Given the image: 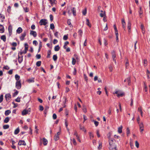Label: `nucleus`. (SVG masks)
<instances>
[{"instance_id":"49530a36","label":"nucleus","mask_w":150,"mask_h":150,"mask_svg":"<svg viewBox=\"0 0 150 150\" xmlns=\"http://www.w3.org/2000/svg\"><path fill=\"white\" fill-rule=\"evenodd\" d=\"M82 13L83 15H85L86 13V8H85L84 10H83Z\"/></svg>"},{"instance_id":"cd10ccee","label":"nucleus","mask_w":150,"mask_h":150,"mask_svg":"<svg viewBox=\"0 0 150 150\" xmlns=\"http://www.w3.org/2000/svg\"><path fill=\"white\" fill-rule=\"evenodd\" d=\"M11 113V111L9 110H6L5 112V114L6 116L8 115Z\"/></svg>"},{"instance_id":"1a4fd4ad","label":"nucleus","mask_w":150,"mask_h":150,"mask_svg":"<svg viewBox=\"0 0 150 150\" xmlns=\"http://www.w3.org/2000/svg\"><path fill=\"white\" fill-rule=\"evenodd\" d=\"M109 149L110 150H117L116 145L110 147Z\"/></svg>"},{"instance_id":"603ef678","label":"nucleus","mask_w":150,"mask_h":150,"mask_svg":"<svg viewBox=\"0 0 150 150\" xmlns=\"http://www.w3.org/2000/svg\"><path fill=\"white\" fill-rule=\"evenodd\" d=\"M74 135H75L76 137L78 139L79 136H78L77 132L76 131H74Z\"/></svg>"},{"instance_id":"bb28decb","label":"nucleus","mask_w":150,"mask_h":150,"mask_svg":"<svg viewBox=\"0 0 150 150\" xmlns=\"http://www.w3.org/2000/svg\"><path fill=\"white\" fill-rule=\"evenodd\" d=\"M122 126H121L120 127H119L118 128V132L119 133H121L122 132Z\"/></svg>"},{"instance_id":"6e6552de","label":"nucleus","mask_w":150,"mask_h":150,"mask_svg":"<svg viewBox=\"0 0 150 150\" xmlns=\"http://www.w3.org/2000/svg\"><path fill=\"white\" fill-rule=\"evenodd\" d=\"M26 144V143L24 140H20L18 143V145H25Z\"/></svg>"},{"instance_id":"69168bd1","label":"nucleus","mask_w":150,"mask_h":150,"mask_svg":"<svg viewBox=\"0 0 150 150\" xmlns=\"http://www.w3.org/2000/svg\"><path fill=\"white\" fill-rule=\"evenodd\" d=\"M144 86L145 91L146 92L147 91V87L145 83H144Z\"/></svg>"},{"instance_id":"5701e85b","label":"nucleus","mask_w":150,"mask_h":150,"mask_svg":"<svg viewBox=\"0 0 150 150\" xmlns=\"http://www.w3.org/2000/svg\"><path fill=\"white\" fill-rule=\"evenodd\" d=\"M28 113V111H27V110H24L22 112V114L23 115H25Z\"/></svg>"},{"instance_id":"4c0bfd02","label":"nucleus","mask_w":150,"mask_h":150,"mask_svg":"<svg viewBox=\"0 0 150 150\" xmlns=\"http://www.w3.org/2000/svg\"><path fill=\"white\" fill-rule=\"evenodd\" d=\"M76 60L74 58H72V64L73 65H74L75 64Z\"/></svg>"},{"instance_id":"2eb2a0df","label":"nucleus","mask_w":150,"mask_h":150,"mask_svg":"<svg viewBox=\"0 0 150 150\" xmlns=\"http://www.w3.org/2000/svg\"><path fill=\"white\" fill-rule=\"evenodd\" d=\"M71 11L72 12L74 16H75L76 15V10L75 8L73 7L71 9Z\"/></svg>"},{"instance_id":"37998d69","label":"nucleus","mask_w":150,"mask_h":150,"mask_svg":"<svg viewBox=\"0 0 150 150\" xmlns=\"http://www.w3.org/2000/svg\"><path fill=\"white\" fill-rule=\"evenodd\" d=\"M9 125H5L3 126V127L4 129H7L9 127Z\"/></svg>"},{"instance_id":"680f3d73","label":"nucleus","mask_w":150,"mask_h":150,"mask_svg":"<svg viewBox=\"0 0 150 150\" xmlns=\"http://www.w3.org/2000/svg\"><path fill=\"white\" fill-rule=\"evenodd\" d=\"M44 109L42 105L39 106V110L40 111H42Z\"/></svg>"},{"instance_id":"3c124183","label":"nucleus","mask_w":150,"mask_h":150,"mask_svg":"<svg viewBox=\"0 0 150 150\" xmlns=\"http://www.w3.org/2000/svg\"><path fill=\"white\" fill-rule=\"evenodd\" d=\"M108 113L109 115H110L111 114V107L109 108L108 109Z\"/></svg>"},{"instance_id":"bf43d9fd","label":"nucleus","mask_w":150,"mask_h":150,"mask_svg":"<svg viewBox=\"0 0 150 150\" xmlns=\"http://www.w3.org/2000/svg\"><path fill=\"white\" fill-rule=\"evenodd\" d=\"M50 20L52 22L53 21V17L52 15H50Z\"/></svg>"},{"instance_id":"58836bf2","label":"nucleus","mask_w":150,"mask_h":150,"mask_svg":"<svg viewBox=\"0 0 150 150\" xmlns=\"http://www.w3.org/2000/svg\"><path fill=\"white\" fill-rule=\"evenodd\" d=\"M41 62L40 61H39L36 62V65L37 66L39 67L41 65Z\"/></svg>"},{"instance_id":"a878e982","label":"nucleus","mask_w":150,"mask_h":150,"mask_svg":"<svg viewBox=\"0 0 150 150\" xmlns=\"http://www.w3.org/2000/svg\"><path fill=\"white\" fill-rule=\"evenodd\" d=\"M127 81L128 82V84L129 85H130L131 83L130 78V77H128L127 78Z\"/></svg>"},{"instance_id":"5fc2aeb1","label":"nucleus","mask_w":150,"mask_h":150,"mask_svg":"<svg viewBox=\"0 0 150 150\" xmlns=\"http://www.w3.org/2000/svg\"><path fill=\"white\" fill-rule=\"evenodd\" d=\"M33 44L35 46L37 45L38 44V42L36 40H34L33 41Z\"/></svg>"},{"instance_id":"9d476101","label":"nucleus","mask_w":150,"mask_h":150,"mask_svg":"<svg viewBox=\"0 0 150 150\" xmlns=\"http://www.w3.org/2000/svg\"><path fill=\"white\" fill-rule=\"evenodd\" d=\"M109 144L110 145V147L115 145V143L113 142V141L112 140H109Z\"/></svg>"},{"instance_id":"9b49d317","label":"nucleus","mask_w":150,"mask_h":150,"mask_svg":"<svg viewBox=\"0 0 150 150\" xmlns=\"http://www.w3.org/2000/svg\"><path fill=\"white\" fill-rule=\"evenodd\" d=\"M4 32V28L3 25H0V33H3Z\"/></svg>"},{"instance_id":"423d86ee","label":"nucleus","mask_w":150,"mask_h":150,"mask_svg":"<svg viewBox=\"0 0 150 150\" xmlns=\"http://www.w3.org/2000/svg\"><path fill=\"white\" fill-rule=\"evenodd\" d=\"M26 35V33L25 32H23L20 37V39L21 40L23 41Z\"/></svg>"},{"instance_id":"412c9836","label":"nucleus","mask_w":150,"mask_h":150,"mask_svg":"<svg viewBox=\"0 0 150 150\" xmlns=\"http://www.w3.org/2000/svg\"><path fill=\"white\" fill-rule=\"evenodd\" d=\"M59 49L60 47L58 45L55 46L54 48V50L55 51H58L59 50Z\"/></svg>"},{"instance_id":"4be33fe9","label":"nucleus","mask_w":150,"mask_h":150,"mask_svg":"<svg viewBox=\"0 0 150 150\" xmlns=\"http://www.w3.org/2000/svg\"><path fill=\"white\" fill-rule=\"evenodd\" d=\"M22 31V29L21 27H19L16 30V32L18 33H21Z\"/></svg>"},{"instance_id":"de8ad7c7","label":"nucleus","mask_w":150,"mask_h":150,"mask_svg":"<svg viewBox=\"0 0 150 150\" xmlns=\"http://www.w3.org/2000/svg\"><path fill=\"white\" fill-rule=\"evenodd\" d=\"M139 126L140 127V128H144V125H143V123L142 122L140 123H139Z\"/></svg>"},{"instance_id":"c9c22d12","label":"nucleus","mask_w":150,"mask_h":150,"mask_svg":"<svg viewBox=\"0 0 150 150\" xmlns=\"http://www.w3.org/2000/svg\"><path fill=\"white\" fill-rule=\"evenodd\" d=\"M147 61L146 59H144L143 61V64L145 67L147 65Z\"/></svg>"},{"instance_id":"052dcab7","label":"nucleus","mask_w":150,"mask_h":150,"mask_svg":"<svg viewBox=\"0 0 150 150\" xmlns=\"http://www.w3.org/2000/svg\"><path fill=\"white\" fill-rule=\"evenodd\" d=\"M139 13L140 15H141L143 13V12L142 10V8L141 7H140V10L139 11Z\"/></svg>"},{"instance_id":"393cba45","label":"nucleus","mask_w":150,"mask_h":150,"mask_svg":"<svg viewBox=\"0 0 150 150\" xmlns=\"http://www.w3.org/2000/svg\"><path fill=\"white\" fill-rule=\"evenodd\" d=\"M15 78L17 81H19L20 80V76L18 74H16L15 75Z\"/></svg>"},{"instance_id":"aec40b11","label":"nucleus","mask_w":150,"mask_h":150,"mask_svg":"<svg viewBox=\"0 0 150 150\" xmlns=\"http://www.w3.org/2000/svg\"><path fill=\"white\" fill-rule=\"evenodd\" d=\"M34 78L29 79L27 80V81L29 83H33L34 82Z\"/></svg>"},{"instance_id":"f03ea898","label":"nucleus","mask_w":150,"mask_h":150,"mask_svg":"<svg viewBox=\"0 0 150 150\" xmlns=\"http://www.w3.org/2000/svg\"><path fill=\"white\" fill-rule=\"evenodd\" d=\"M47 23V20L46 19H42L39 22V23L40 25H46Z\"/></svg>"},{"instance_id":"864d4df0","label":"nucleus","mask_w":150,"mask_h":150,"mask_svg":"<svg viewBox=\"0 0 150 150\" xmlns=\"http://www.w3.org/2000/svg\"><path fill=\"white\" fill-rule=\"evenodd\" d=\"M122 27L125 31L126 30V23H122Z\"/></svg>"},{"instance_id":"6e6d98bb","label":"nucleus","mask_w":150,"mask_h":150,"mask_svg":"<svg viewBox=\"0 0 150 150\" xmlns=\"http://www.w3.org/2000/svg\"><path fill=\"white\" fill-rule=\"evenodd\" d=\"M72 140H73L72 142H73V144L75 145H76L77 144V143L76 142L75 139L74 138H73Z\"/></svg>"},{"instance_id":"338daca9","label":"nucleus","mask_w":150,"mask_h":150,"mask_svg":"<svg viewBox=\"0 0 150 150\" xmlns=\"http://www.w3.org/2000/svg\"><path fill=\"white\" fill-rule=\"evenodd\" d=\"M100 17H103V16H105V13L104 12L103 13H101L100 14Z\"/></svg>"},{"instance_id":"c03bdc74","label":"nucleus","mask_w":150,"mask_h":150,"mask_svg":"<svg viewBox=\"0 0 150 150\" xmlns=\"http://www.w3.org/2000/svg\"><path fill=\"white\" fill-rule=\"evenodd\" d=\"M70 20L69 19L68 20L67 23L68 25L70 26V27L72 26V25L71 24Z\"/></svg>"},{"instance_id":"13d9d810","label":"nucleus","mask_w":150,"mask_h":150,"mask_svg":"<svg viewBox=\"0 0 150 150\" xmlns=\"http://www.w3.org/2000/svg\"><path fill=\"white\" fill-rule=\"evenodd\" d=\"M78 33H79V34L80 35L81 37L82 35V34L83 33V32H82V30H80L78 31Z\"/></svg>"},{"instance_id":"4468645a","label":"nucleus","mask_w":150,"mask_h":150,"mask_svg":"<svg viewBox=\"0 0 150 150\" xmlns=\"http://www.w3.org/2000/svg\"><path fill=\"white\" fill-rule=\"evenodd\" d=\"M4 18L5 16L3 14H0V21H1V22H3Z\"/></svg>"},{"instance_id":"c85d7f7f","label":"nucleus","mask_w":150,"mask_h":150,"mask_svg":"<svg viewBox=\"0 0 150 150\" xmlns=\"http://www.w3.org/2000/svg\"><path fill=\"white\" fill-rule=\"evenodd\" d=\"M9 120V118L8 117H6L4 120V122L5 123H8Z\"/></svg>"},{"instance_id":"a211bd4d","label":"nucleus","mask_w":150,"mask_h":150,"mask_svg":"<svg viewBox=\"0 0 150 150\" xmlns=\"http://www.w3.org/2000/svg\"><path fill=\"white\" fill-rule=\"evenodd\" d=\"M43 144L45 146L47 144V143H48V141H47V140L46 139H45V138H43Z\"/></svg>"},{"instance_id":"7c9ffc66","label":"nucleus","mask_w":150,"mask_h":150,"mask_svg":"<svg viewBox=\"0 0 150 150\" xmlns=\"http://www.w3.org/2000/svg\"><path fill=\"white\" fill-rule=\"evenodd\" d=\"M19 132V128H17L14 131V134H17Z\"/></svg>"},{"instance_id":"473e14b6","label":"nucleus","mask_w":150,"mask_h":150,"mask_svg":"<svg viewBox=\"0 0 150 150\" xmlns=\"http://www.w3.org/2000/svg\"><path fill=\"white\" fill-rule=\"evenodd\" d=\"M57 59V57L56 54L54 55L53 57V59L54 61H56Z\"/></svg>"},{"instance_id":"2f4dec72","label":"nucleus","mask_w":150,"mask_h":150,"mask_svg":"<svg viewBox=\"0 0 150 150\" xmlns=\"http://www.w3.org/2000/svg\"><path fill=\"white\" fill-rule=\"evenodd\" d=\"M125 65L126 68L127 69V67H128L129 65V61L127 59H126V62Z\"/></svg>"},{"instance_id":"e433bc0d","label":"nucleus","mask_w":150,"mask_h":150,"mask_svg":"<svg viewBox=\"0 0 150 150\" xmlns=\"http://www.w3.org/2000/svg\"><path fill=\"white\" fill-rule=\"evenodd\" d=\"M89 136L90 137V138L91 139H92L94 137L93 134H92V132H89Z\"/></svg>"},{"instance_id":"20e7f679","label":"nucleus","mask_w":150,"mask_h":150,"mask_svg":"<svg viewBox=\"0 0 150 150\" xmlns=\"http://www.w3.org/2000/svg\"><path fill=\"white\" fill-rule=\"evenodd\" d=\"M114 28L115 30V34L116 35V40L117 42H118V33L115 25H114Z\"/></svg>"},{"instance_id":"09e8293b","label":"nucleus","mask_w":150,"mask_h":150,"mask_svg":"<svg viewBox=\"0 0 150 150\" xmlns=\"http://www.w3.org/2000/svg\"><path fill=\"white\" fill-rule=\"evenodd\" d=\"M93 121L94 122V123L95 126L96 127L98 126L99 124V122L95 120H93Z\"/></svg>"},{"instance_id":"f8f14e48","label":"nucleus","mask_w":150,"mask_h":150,"mask_svg":"<svg viewBox=\"0 0 150 150\" xmlns=\"http://www.w3.org/2000/svg\"><path fill=\"white\" fill-rule=\"evenodd\" d=\"M131 24L130 22L129 21L128 22L127 24V28L129 30V33H130V29H131Z\"/></svg>"},{"instance_id":"0eeeda50","label":"nucleus","mask_w":150,"mask_h":150,"mask_svg":"<svg viewBox=\"0 0 150 150\" xmlns=\"http://www.w3.org/2000/svg\"><path fill=\"white\" fill-rule=\"evenodd\" d=\"M5 98L7 101L9 100L10 98H11V96L10 94H6L5 96Z\"/></svg>"},{"instance_id":"a19ab883","label":"nucleus","mask_w":150,"mask_h":150,"mask_svg":"<svg viewBox=\"0 0 150 150\" xmlns=\"http://www.w3.org/2000/svg\"><path fill=\"white\" fill-rule=\"evenodd\" d=\"M54 28V26L53 23H51L50 25V28L52 30H53Z\"/></svg>"},{"instance_id":"4d7b16f0","label":"nucleus","mask_w":150,"mask_h":150,"mask_svg":"<svg viewBox=\"0 0 150 150\" xmlns=\"http://www.w3.org/2000/svg\"><path fill=\"white\" fill-rule=\"evenodd\" d=\"M49 108V107L48 106H46L45 108V112L46 111V112H47V110Z\"/></svg>"},{"instance_id":"a18cd8bd","label":"nucleus","mask_w":150,"mask_h":150,"mask_svg":"<svg viewBox=\"0 0 150 150\" xmlns=\"http://www.w3.org/2000/svg\"><path fill=\"white\" fill-rule=\"evenodd\" d=\"M51 54V50H48L47 52V58H50V56Z\"/></svg>"},{"instance_id":"0e129e2a","label":"nucleus","mask_w":150,"mask_h":150,"mask_svg":"<svg viewBox=\"0 0 150 150\" xmlns=\"http://www.w3.org/2000/svg\"><path fill=\"white\" fill-rule=\"evenodd\" d=\"M31 28L32 30H34L35 28V25L34 24L32 25L31 26Z\"/></svg>"},{"instance_id":"774afa93","label":"nucleus","mask_w":150,"mask_h":150,"mask_svg":"<svg viewBox=\"0 0 150 150\" xmlns=\"http://www.w3.org/2000/svg\"><path fill=\"white\" fill-rule=\"evenodd\" d=\"M36 58L38 59H39L41 58V55L40 54H37L36 56Z\"/></svg>"},{"instance_id":"c756f323","label":"nucleus","mask_w":150,"mask_h":150,"mask_svg":"<svg viewBox=\"0 0 150 150\" xmlns=\"http://www.w3.org/2000/svg\"><path fill=\"white\" fill-rule=\"evenodd\" d=\"M59 136H58V135H56V134L55 135L54 137V140L57 141L59 139Z\"/></svg>"},{"instance_id":"e2e57ef3","label":"nucleus","mask_w":150,"mask_h":150,"mask_svg":"<svg viewBox=\"0 0 150 150\" xmlns=\"http://www.w3.org/2000/svg\"><path fill=\"white\" fill-rule=\"evenodd\" d=\"M57 116L55 114H53V118L55 120L57 118Z\"/></svg>"},{"instance_id":"f257e3e1","label":"nucleus","mask_w":150,"mask_h":150,"mask_svg":"<svg viewBox=\"0 0 150 150\" xmlns=\"http://www.w3.org/2000/svg\"><path fill=\"white\" fill-rule=\"evenodd\" d=\"M111 54L112 55V60L115 62V64H116L117 62L116 61V54L115 52V51L113 50L111 52Z\"/></svg>"},{"instance_id":"f3484780","label":"nucleus","mask_w":150,"mask_h":150,"mask_svg":"<svg viewBox=\"0 0 150 150\" xmlns=\"http://www.w3.org/2000/svg\"><path fill=\"white\" fill-rule=\"evenodd\" d=\"M115 93L117 94V97H120L122 96L123 95V94L122 93H118V91H116L115 92Z\"/></svg>"},{"instance_id":"6ab92c4d","label":"nucleus","mask_w":150,"mask_h":150,"mask_svg":"<svg viewBox=\"0 0 150 150\" xmlns=\"http://www.w3.org/2000/svg\"><path fill=\"white\" fill-rule=\"evenodd\" d=\"M23 60V57H20L19 55L18 56V62L19 63H21L22 62Z\"/></svg>"},{"instance_id":"f704fd0d","label":"nucleus","mask_w":150,"mask_h":150,"mask_svg":"<svg viewBox=\"0 0 150 150\" xmlns=\"http://www.w3.org/2000/svg\"><path fill=\"white\" fill-rule=\"evenodd\" d=\"M65 126H66V127L67 128V129L68 131L69 134H70V132H69V129H68V128H67V126H68V124L67 122V121L66 120L65 121Z\"/></svg>"},{"instance_id":"dca6fc26","label":"nucleus","mask_w":150,"mask_h":150,"mask_svg":"<svg viewBox=\"0 0 150 150\" xmlns=\"http://www.w3.org/2000/svg\"><path fill=\"white\" fill-rule=\"evenodd\" d=\"M86 24L89 27L91 28V25L89 22V20L88 19H86Z\"/></svg>"},{"instance_id":"7ed1b4c3","label":"nucleus","mask_w":150,"mask_h":150,"mask_svg":"<svg viewBox=\"0 0 150 150\" xmlns=\"http://www.w3.org/2000/svg\"><path fill=\"white\" fill-rule=\"evenodd\" d=\"M21 87V81H17L16 83V87L18 89H20Z\"/></svg>"},{"instance_id":"79ce46f5","label":"nucleus","mask_w":150,"mask_h":150,"mask_svg":"<svg viewBox=\"0 0 150 150\" xmlns=\"http://www.w3.org/2000/svg\"><path fill=\"white\" fill-rule=\"evenodd\" d=\"M3 99V95L1 94L0 96V103L2 102Z\"/></svg>"},{"instance_id":"39448f33","label":"nucleus","mask_w":150,"mask_h":150,"mask_svg":"<svg viewBox=\"0 0 150 150\" xmlns=\"http://www.w3.org/2000/svg\"><path fill=\"white\" fill-rule=\"evenodd\" d=\"M30 34L31 35H33L34 37H35L37 35V33L36 31L33 30H30Z\"/></svg>"},{"instance_id":"72a5a7b5","label":"nucleus","mask_w":150,"mask_h":150,"mask_svg":"<svg viewBox=\"0 0 150 150\" xmlns=\"http://www.w3.org/2000/svg\"><path fill=\"white\" fill-rule=\"evenodd\" d=\"M25 50L27 51L28 50V44H27V43H25Z\"/></svg>"},{"instance_id":"ddd939ff","label":"nucleus","mask_w":150,"mask_h":150,"mask_svg":"<svg viewBox=\"0 0 150 150\" xmlns=\"http://www.w3.org/2000/svg\"><path fill=\"white\" fill-rule=\"evenodd\" d=\"M80 128L81 130H82L84 132H86V130L85 128V127L83 126H81L80 125H79Z\"/></svg>"},{"instance_id":"ea45409f","label":"nucleus","mask_w":150,"mask_h":150,"mask_svg":"<svg viewBox=\"0 0 150 150\" xmlns=\"http://www.w3.org/2000/svg\"><path fill=\"white\" fill-rule=\"evenodd\" d=\"M68 38V35H65L64 36L63 39L65 40H67Z\"/></svg>"},{"instance_id":"b1692460","label":"nucleus","mask_w":150,"mask_h":150,"mask_svg":"<svg viewBox=\"0 0 150 150\" xmlns=\"http://www.w3.org/2000/svg\"><path fill=\"white\" fill-rule=\"evenodd\" d=\"M1 39L4 42H5L6 41V37L5 35H2L1 37Z\"/></svg>"},{"instance_id":"8fccbe9b","label":"nucleus","mask_w":150,"mask_h":150,"mask_svg":"<svg viewBox=\"0 0 150 150\" xmlns=\"http://www.w3.org/2000/svg\"><path fill=\"white\" fill-rule=\"evenodd\" d=\"M135 146L137 148H138L139 147V143L137 141H136L135 142Z\"/></svg>"}]
</instances>
